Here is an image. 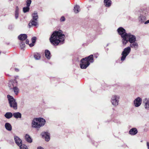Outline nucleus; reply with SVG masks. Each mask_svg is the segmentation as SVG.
<instances>
[{"mask_svg":"<svg viewBox=\"0 0 149 149\" xmlns=\"http://www.w3.org/2000/svg\"><path fill=\"white\" fill-rule=\"evenodd\" d=\"M65 39V35L63 34L62 31L59 30L53 33L49 38V40L53 45L57 46L64 43Z\"/></svg>","mask_w":149,"mask_h":149,"instance_id":"1","label":"nucleus"},{"mask_svg":"<svg viewBox=\"0 0 149 149\" xmlns=\"http://www.w3.org/2000/svg\"><path fill=\"white\" fill-rule=\"evenodd\" d=\"M93 56L91 55L88 57L82 59L80 62V68L82 69H86L90 64V62H93Z\"/></svg>","mask_w":149,"mask_h":149,"instance_id":"2","label":"nucleus"},{"mask_svg":"<svg viewBox=\"0 0 149 149\" xmlns=\"http://www.w3.org/2000/svg\"><path fill=\"white\" fill-rule=\"evenodd\" d=\"M45 123V120L42 118H35L32 121V127L33 128H39L44 125Z\"/></svg>","mask_w":149,"mask_h":149,"instance_id":"3","label":"nucleus"},{"mask_svg":"<svg viewBox=\"0 0 149 149\" xmlns=\"http://www.w3.org/2000/svg\"><path fill=\"white\" fill-rule=\"evenodd\" d=\"M117 31L122 38V42L123 45H125L127 43L126 38L128 33L126 32L125 30L122 27L118 28L117 29Z\"/></svg>","mask_w":149,"mask_h":149,"instance_id":"4","label":"nucleus"},{"mask_svg":"<svg viewBox=\"0 0 149 149\" xmlns=\"http://www.w3.org/2000/svg\"><path fill=\"white\" fill-rule=\"evenodd\" d=\"M7 97L10 107L14 110H17V105L16 100L10 95H8Z\"/></svg>","mask_w":149,"mask_h":149,"instance_id":"5","label":"nucleus"},{"mask_svg":"<svg viewBox=\"0 0 149 149\" xmlns=\"http://www.w3.org/2000/svg\"><path fill=\"white\" fill-rule=\"evenodd\" d=\"M32 19L31 20L29 24V26L30 27L33 26H36L38 25V16L37 12L35 11L32 15Z\"/></svg>","mask_w":149,"mask_h":149,"instance_id":"6","label":"nucleus"},{"mask_svg":"<svg viewBox=\"0 0 149 149\" xmlns=\"http://www.w3.org/2000/svg\"><path fill=\"white\" fill-rule=\"evenodd\" d=\"M131 48L130 47H128L124 49L122 54V56L121 58V60L122 61H124L126 57L129 54L131 51Z\"/></svg>","mask_w":149,"mask_h":149,"instance_id":"7","label":"nucleus"},{"mask_svg":"<svg viewBox=\"0 0 149 149\" xmlns=\"http://www.w3.org/2000/svg\"><path fill=\"white\" fill-rule=\"evenodd\" d=\"M120 97L118 95L112 96L111 98V102L113 105L114 106H117L118 104L119 100Z\"/></svg>","mask_w":149,"mask_h":149,"instance_id":"8","label":"nucleus"},{"mask_svg":"<svg viewBox=\"0 0 149 149\" xmlns=\"http://www.w3.org/2000/svg\"><path fill=\"white\" fill-rule=\"evenodd\" d=\"M126 40L127 42H129L130 43L136 41V38L135 36L128 33L127 36Z\"/></svg>","mask_w":149,"mask_h":149,"instance_id":"9","label":"nucleus"},{"mask_svg":"<svg viewBox=\"0 0 149 149\" xmlns=\"http://www.w3.org/2000/svg\"><path fill=\"white\" fill-rule=\"evenodd\" d=\"M142 99L139 97L137 98L134 101V104L135 106L136 107H139L141 103Z\"/></svg>","mask_w":149,"mask_h":149,"instance_id":"10","label":"nucleus"},{"mask_svg":"<svg viewBox=\"0 0 149 149\" xmlns=\"http://www.w3.org/2000/svg\"><path fill=\"white\" fill-rule=\"evenodd\" d=\"M43 138L45 139L46 141H48L50 140V134L47 132H43L41 133Z\"/></svg>","mask_w":149,"mask_h":149,"instance_id":"11","label":"nucleus"},{"mask_svg":"<svg viewBox=\"0 0 149 149\" xmlns=\"http://www.w3.org/2000/svg\"><path fill=\"white\" fill-rule=\"evenodd\" d=\"M17 84V81L15 80L13 81H10L8 84V86L10 89L11 90L14 86V85L16 86Z\"/></svg>","mask_w":149,"mask_h":149,"instance_id":"12","label":"nucleus"},{"mask_svg":"<svg viewBox=\"0 0 149 149\" xmlns=\"http://www.w3.org/2000/svg\"><path fill=\"white\" fill-rule=\"evenodd\" d=\"M14 139L16 144L19 146H20L22 144V141L17 136H15Z\"/></svg>","mask_w":149,"mask_h":149,"instance_id":"13","label":"nucleus"},{"mask_svg":"<svg viewBox=\"0 0 149 149\" xmlns=\"http://www.w3.org/2000/svg\"><path fill=\"white\" fill-rule=\"evenodd\" d=\"M138 43L135 41L132 43H130V47L134 48L135 49H137L138 47Z\"/></svg>","mask_w":149,"mask_h":149,"instance_id":"14","label":"nucleus"},{"mask_svg":"<svg viewBox=\"0 0 149 149\" xmlns=\"http://www.w3.org/2000/svg\"><path fill=\"white\" fill-rule=\"evenodd\" d=\"M137 132V130L136 128H133L130 129L129 132V134L132 135L136 134Z\"/></svg>","mask_w":149,"mask_h":149,"instance_id":"15","label":"nucleus"},{"mask_svg":"<svg viewBox=\"0 0 149 149\" xmlns=\"http://www.w3.org/2000/svg\"><path fill=\"white\" fill-rule=\"evenodd\" d=\"M140 6L141 8V10L143 12V13H144L145 15L147 14V13H147V12L145 11V10L147 9V8L146 7L147 5L146 4H141Z\"/></svg>","mask_w":149,"mask_h":149,"instance_id":"16","label":"nucleus"},{"mask_svg":"<svg viewBox=\"0 0 149 149\" xmlns=\"http://www.w3.org/2000/svg\"><path fill=\"white\" fill-rule=\"evenodd\" d=\"M27 37L26 34H21L18 36V38L20 40L23 41L26 39Z\"/></svg>","mask_w":149,"mask_h":149,"instance_id":"17","label":"nucleus"},{"mask_svg":"<svg viewBox=\"0 0 149 149\" xmlns=\"http://www.w3.org/2000/svg\"><path fill=\"white\" fill-rule=\"evenodd\" d=\"M145 108L147 110H149V99H146L144 101Z\"/></svg>","mask_w":149,"mask_h":149,"instance_id":"18","label":"nucleus"},{"mask_svg":"<svg viewBox=\"0 0 149 149\" xmlns=\"http://www.w3.org/2000/svg\"><path fill=\"white\" fill-rule=\"evenodd\" d=\"M146 18L145 16H143L142 14H141L139 17V21L141 23L144 22L145 20H146Z\"/></svg>","mask_w":149,"mask_h":149,"instance_id":"19","label":"nucleus"},{"mask_svg":"<svg viewBox=\"0 0 149 149\" xmlns=\"http://www.w3.org/2000/svg\"><path fill=\"white\" fill-rule=\"evenodd\" d=\"M104 4L107 7H110L111 4V1L110 0H104Z\"/></svg>","mask_w":149,"mask_h":149,"instance_id":"20","label":"nucleus"},{"mask_svg":"<svg viewBox=\"0 0 149 149\" xmlns=\"http://www.w3.org/2000/svg\"><path fill=\"white\" fill-rule=\"evenodd\" d=\"M13 116L16 118H21L22 117V114L19 112H17L14 113Z\"/></svg>","mask_w":149,"mask_h":149,"instance_id":"21","label":"nucleus"},{"mask_svg":"<svg viewBox=\"0 0 149 149\" xmlns=\"http://www.w3.org/2000/svg\"><path fill=\"white\" fill-rule=\"evenodd\" d=\"M6 129L10 131L12 129V127L10 123H6L5 125Z\"/></svg>","mask_w":149,"mask_h":149,"instance_id":"22","label":"nucleus"},{"mask_svg":"<svg viewBox=\"0 0 149 149\" xmlns=\"http://www.w3.org/2000/svg\"><path fill=\"white\" fill-rule=\"evenodd\" d=\"M25 138L27 142L29 143H31L32 142V139L29 135L26 134L25 136Z\"/></svg>","mask_w":149,"mask_h":149,"instance_id":"23","label":"nucleus"},{"mask_svg":"<svg viewBox=\"0 0 149 149\" xmlns=\"http://www.w3.org/2000/svg\"><path fill=\"white\" fill-rule=\"evenodd\" d=\"M19 8L17 6L16 7L15 13V17L16 19H17L19 17Z\"/></svg>","mask_w":149,"mask_h":149,"instance_id":"24","label":"nucleus"},{"mask_svg":"<svg viewBox=\"0 0 149 149\" xmlns=\"http://www.w3.org/2000/svg\"><path fill=\"white\" fill-rule=\"evenodd\" d=\"M45 56L48 59H49L51 58L50 52L47 50H46L45 51Z\"/></svg>","mask_w":149,"mask_h":149,"instance_id":"25","label":"nucleus"},{"mask_svg":"<svg viewBox=\"0 0 149 149\" xmlns=\"http://www.w3.org/2000/svg\"><path fill=\"white\" fill-rule=\"evenodd\" d=\"M80 7L78 5L75 6L74 7V11L75 13H78L80 11Z\"/></svg>","mask_w":149,"mask_h":149,"instance_id":"26","label":"nucleus"},{"mask_svg":"<svg viewBox=\"0 0 149 149\" xmlns=\"http://www.w3.org/2000/svg\"><path fill=\"white\" fill-rule=\"evenodd\" d=\"M4 116L7 118L9 119L12 117L13 114L11 112H7L6 113Z\"/></svg>","mask_w":149,"mask_h":149,"instance_id":"27","label":"nucleus"},{"mask_svg":"<svg viewBox=\"0 0 149 149\" xmlns=\"http://www.w3.org/2000/svg\"><path fill=\"white\" fill-rule=\"evenodd\" d=\"M36 37H33L32 38V43L29 44V46L30 47H32L34 45V43L36 41Z\"/></svg>","mask_w":149,"mask_h":149,"instance_id":"28","label":"nucleus"},{"mask_svg":"<svg viewBox=\"0 0 149 149\" xmlns=\"http://www.w3.org/2000/svg\"><path fill=\"white\" fill-rule=\"evenodd\" d=\"M12 89L13 90L15 95H17L18 94L19 89L17 87L14 86Z\"/></svg>","mask_w":149,"mask_h":149,"instance_id":"29","label":"nucleus"},{"mask_svg":"<svg viewBox=\"0 0 149 149\" xmlns=\"http://www.w3.org/2000/svg\"><path fill=\"white\" fill-rule=\"evenodd\" d=\"M34 58L36 60H39L40 58V54L38 53H35L34 55Z\"/></svg>","mask_w":149,"mask_h":149,"instance_id":"30","label":"nucleus"},{"mask_svg":"<svg viewBox=\"0 0 149 149\" xmlns=\"http://www.w3.org/2000/svg\"><path fill=\"white\" fill-rule=\"evenodd\" d=\"M30 9L29 6H27L24 7L23 8V12L25 13L29 11Z\"/></svg>","mask_w":149,"mask_h":149,"instance_id":"31","label":"nucleus"},{"mask_svg":"<svg viewBox=\"0 0 149 149\" xmlns=\"http://www.w3.org/2000/svg\"><path fill=\"white\" fill-rule=\"evenodd\" d=\"M20 147V149H28L27 147L25 145L22 144L21 145L19 146Z\"/></svg>","mask_w":149,"mask_h":149,"instance_id":"32","label":"nucleus"},{"mask_svg":"<svg viewBox=\"0 0 149 149\" xmlns=\"http://www.w3.org/2000/svg\"><path fill=\"white\" fill-rule=\"evenodd\" d=\"M25 46V44L23 42H21L20 44V47L22 49H23Z\"/></svg>","mask_w":149,"mask_h":149,"instance_id":"33","label":"nucleus"},{"mask_svg":"<svg viewBox=\"0 0 149 149\" xmlns=\"http://www.w3.org/2000/svg\"><path fill=\"white\" fill-rule=\"evenodd\" d=\"M31 2V0H27L26 3L27 6H30Z\"/></svg>","mask_w":149,"mask_h":149,"instance_id":"34","label":"nucleus"},{"mask_svg":"<svg viewBox=\"0 0 149 149\" xmlns=\"http://www.w3.org/2000/svg\"><path fill=\"white\" fill-rule=\"evenodd\" d=\"M65 20V17L63 16H62L61 17L60 19V21L61 22L64 21Z\"/></svg>","mask_w":149,"mask_h":149,"instance_id":"35","label":"nucleus"},{"mask_svg":"<svg viewBox=\"0 0 149 149\" xmlns=\"http://www.w3.org/2000/svg\"><path fill=\"white\" fill-rule=\"evenodd\" d=\"M29 41L28 39H27L26 40V44H28L29 45Z\"/></svg>","mask_w":149,"mask_h":149,"instance_id":"36","label":"nucleus"},{"mask_svg":"<svg viewBox=\"0 0 149 149\" xmlns=\"http://www.w3.org/2000/svg\"><path fill=\"white\" fill-rule=\"evenodd\" d=\"M149 23V20H147L144 22V24H146Z\"/></svg>","mask_w":149,"mask_h":149,"instance_id":"37","label":"nucleus"},{"mask_svg":"<svg viewBox=\"0 0 149 149\" xmlns=\"http://www.w3.org/2000/svg\"><path fill=\"white\" fill-rule=\"evenodd\" d=\"M147 146L148 149H149V143L148 142H147Z\"/></svg>","mask_w":149,"mask_h":149,"instance_id":"38","label":"nucleus"},{"mask_svg":"<svg viewBox=\"0 0 149 149\" xmlns=\"http://www.w3.org/2000/svg\"><path fill=\"white\" fill-rule=\"evenodd\" d=\"M37 149H44V148L41 147H39L37 148Z\"/></svg>","mask_w":149,"mask_h":149,"instance_id":"39","label":"nucleus"},{"mask_svg":"<svg viewBox=\"0 0 149 149\" xmlns=\"http://www.w3.org/2000/svg\"><path fill=\"white\" fill-rule=\"evenodd\" d=\"M18 77V76H15V80H16V79Z\"/></svg>","mask_w":149,"mask_h":149,"instance_id":"40","label":"nucleus"},{"mask_svg":"<svg viewBox=\"0 0 149 149\" xmlns=\"http://www.w3.org/2000/svg\"><path fill=\"white\" fill-rule=\"evenodd\" d=\"M15 71H17V72H18L19 71V70L18 69H17V68H15Z\"/></svg>","mask_w":149,"mask_h":149,"instance_id":"41","label":"nucleus"},{"mask_svg":"<svg viewBox=\"0 0 149 149\" xmlns=\"http://www.w3.org/2000/svg\"><path fill=\"white\" fill-rule=\"evenodd\" d=\"M95 57L96 58H97V56H95Z\"/></svg>","mask_w":149,"mask_h":149,"instance_id":"42","label":"nucleus"},{"mask_svg":"<svg viewBox=\"0 0 149 149\" xmlns=\"http://www.w3.org/2000/svg\"><path fill=\"white\" fill-rule=\"evenodd\" d=\"M10 0V1H12L13 0Z\"/></svg>","mask_w":149,"mask_h":149,"instance_id":"43","label":"nucleus"}]
</instances>
